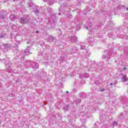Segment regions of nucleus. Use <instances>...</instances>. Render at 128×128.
I'll list each match as a JSON object with an SVG mask.
<instances>
[{
    "instance_id": "1",
    "label": "nucleus",
    "mask_w": 128,
    "mask_h": 128,
    "mask_svg": "<svg viewBox=\"0 0 128 128\" xmlns=\"http://www.w3.org/2000/svg\"><path fill=\"white\" fill-rule=\"evenodd\" d=\"M28 6L30 10H33L35 14H36V16H38V14L39 12H38V7L36 6V5L34 4V2L30 1L28 2Z\"/></svg>"
},
{
    "instance_id": "2",
    "label": "nucleus",
    "mask_w": 128,
    "mask_h": 128,
    "mask_svg": "<svg viewBox=\"0 0 128 128\" xmlns=\"http://www.w3.org/2000/svg\"><path fill=\"white\" fill-rule=\"evenodd\" d=\"M114 52V50H110L108 52V56L103 55L102 58L103 60H106V58H107V60H108L110 58V56H112V52Z\"/></svg>"
},
{
    "instance_id": "3",
    "label": "nucleus",
    "mask_w": 128,
    "mask_h": 128,
    "mask_svg": "<svg viewBox=\"0 0 128 128\" xmlns=\"http://www.w3.org/2000/svg\"><path fill=\"white\" fill-rule=\"evenodd\" d=\"M20 22L22 24H28V19H27L26 17H22L20 20Z\"/></svg>"
},
{
    "instance_id": "4",
    "label": "nucleus",
    "mask_w": 128,
    "mask_h": 128,
    "mask_svg": "<svg viewBox=\"0 0 128 128\" xmlns=\"http://www.w3.org/2000/svg\"><path fill=\"white\" fill-rule=\"evenodd\" d=\"M45 2H46L48 6H52L54 4V0H43Z\"/></svg>"
},
{
    "instance_id": "5",
    "label": "nucleus",
    "mask_w": 128,
    "mask_h": 128,
    "mask_svg": "<svg viewBox=\"0 0 128 128\" xmlns=\"http://www.w3.org/2000/svg\"><path fill=\"white\" fill-rule=\"evenodd\" d=\"M121 80L122 82H128V77L126 76V75L124 74L123 76H122Z\"/></svg>"
},
{
    "instance_id": "6",
    "label": "nucleus",
    "mask_w": 128,
    "mask_h": 128,
    "mask_svg": "<svg viewBox=\"0 0 128 128\" xmlns=\"http://www.w3.org/2000/svg\"><path fill=\"white\" fill-rule=\"evenodd\" d=\"M48 24H52V28H54L52 27V24H54V20L52 19H48Z\"/></svg>"
},
{
    "instance_id": "7",
    "label": "nucleus",
    "mask_w": 128,
    "mask_h": 128,
    "mask_svg": "<svg viewBox=\"0 0 128 128\" xmlns=\"http://www.w3.org/2000/svg\"><path fill=\"white\" fill-rule=\"evenodd\" d=\"M70 40H72L73 42H76V40H78V38L76 37V36L73 35L70 38Z\"/></svg>"
},
{
    "instance_id": "8",
    "label": "nucleus",
    "mask_w": 128,
    "mask_h": 128,
    "mask_svg": "<svg viewBox=\"0 0 128 128\" xmlns=\"http://www.w3.org/2000/svg\"><path fill=\"white\" fill-rule=\"evenodd\" d=\"M30 47H28V49H26V50H25L24 51V54H30Z\"/></svg>"
},
{
    "instance_id": "9",
    "label": "nucleus",
    "mask_w": 128,
    "mask_h": 128,
    "mask_svg": "<svg viewBox=\"0 0 128 128\" xmlns=\"http://www.w3.org/2000/svg\"><path fill=\"white\" fill-rule=\"evenodd\" d=\"M84 76V78H90V74L88 73H86L84 74H82L81 76Z\"/></svg>"
},
{
    "instance_id": "10",
    "label": "nucleus",
    "mask_w": 128,
    "mask_h": 128,
    "mask_svg": "<svg viewBox=\"0 0 128 128\" xmlns=\"http://www.w3.org/2000/svg\"><path fill=\"white\" fill-rule=\"evenodd\" d=\"M3 46L5 48H10V44H4Z\"/></svg>"
},
{
    "instance_id": "11",
    "label": "nucleus",
    "mask_w": 128,
    "mask_h": 128,
    "mask_svg": "<svg viewBox=\"0 0 128 128\" xmlns=\"http://www.w3.org/2000/svg\"><path fill=\"white\" fill-rule=\"evenodd\" d=\"M16 16H14V14H10V18L11 20H14Z\"/></svg>"
},
{
    "instance_id": "12",
    "label": "nucleus",
    "mask_w": 128,
    "mask_h": 128,
    "mask_svg": "<svg viewBox=\"0 0 128 128\" xmlns=\"http://www.w3.org/2000/svg\"><path fill=\"white\" fill-rule=\"evenodd\" d=\"M118 123L116 122H113V123L112 124V128H114V126H118Z\"/></svg>"
},
{
    "instance_id": "13",
    "label": "nucleus",
    "mask_w": 128,
    "mask_h": 128,
    "mask_svg": "<svg viewBox=\"0 0 128 128\" xmlns=\"http://www.w3.org/2000/svg\"><path fill=\"white\" fill-rule=\"evenodd\" d=\"M52 40H54V37L52 36H50L49 37V38H48V41L49 42H52Z\"/></svg>"
},
{
    "instance_id": "14",
    "label": "nucleus",
    "mask_w": 128,
    "mask_h": 128,
    "mask_svg": "<svg viewBox=\"0 0 128 128\" xmlns=\"http://www.w3.org/2000/svg\"><path fill=\"white\" fill-rule=\"evenodd\" d=\"M6 34H0V38H4V36H6Z\"/></svg>"
},
{
    "instance_id": "15",
    "label": "nucleus",
    "mask_w": 128,
    "mask_h": 128,
    "mask_svg": "<svg viewBox=\"0 0 128 128\" xmlns=\"http://www.w3.org/2000/svg\"><path fill=\"white\" fill-rule=\"evenodd\" d=\"M80 50H86V46L84 45L80 46Z\"/></svg>"
},
{
    "instance_id": "16",
    "label": "nucleus",
    "mask_w": 128,
    "mask_h": 128,
    "mask_svg": "<svg viewBox=\"0 0 128 128\" xmlns=\"http://www.w3.org/2000/svg\"><path fill=\"white\" fill-rule=\"evenodd\" d=\"M34 68H38V64L36 63L34 66Z\"/></svg>"
},
{
    "instance_id": "17",
    "label": "nucleus",
    "mask_w": 128,
    "mask_h": 128,
    "mask_svg": "<svg viewBox=\"0 0 128 128\" xmlns=\"http://www.w3.org/2000/svg\"><path fill=\"white\" fill-rule=\"evenodd\" d=\"M81 100L80 98H78L76 100V104H80V102Z\"/></svg>"
},
{
    "instance_id": "18",
    "label": "nucleus",
    "mask_w": 128,
    "mask_h": 128,
    "mask_svg": "<svg viewBox=\"0 0 128 128\" xmlns=\"http://www.w3.org/2000/svg\"><path fill=\"white\" fill-rule=\"evenodd\" d=\"M73 52H76V50H78V49H76V50H74V48L72 50Z\"/></svg>"
},
{
    "instance_id": "19",
    "label": "nucleus",
    "mask_w": 128,
    "mask_h": 128,
    "mask_svg": "<svg viewBox=\"0 0 128 128\" xmlns=\"http://www.w3.org/2000/svg\"><path fill=\"white\" fill-rule=\"evenodd\" d=\"M80 128H86V126L82 125Z\"/></svg>"
},
{
    "instance_id": "20",
    "label": "nucleus",
    "mask_w": 128,
    "mask_h": 128,
    "mask_svg": "<svg viewBox=\"0 0 128 128\" xmlns=\"http://www.w3.org/2000/svg\"><path fill=\"white\" fill-rule=\"evenodd\" d=\"M65 108V110H68V106H67V107L66 108Z\"/></svg>"
},
{
    "instance_id": "21",
    "label": "nucleus",
    "mask_w": 128,
    "mask_h": 128,
    "mask_svg": "<svg viewBox=\"0 0 128 128\" xmlns=\"http://www.w3.org/2000/svg\"><path fill=\"white\" fill-rule=\"evenodd\" d=\"M86 30H88V28L87 27V26H86Z\"/></svg>"
},
{
    "instance_id": "22",
    "label": "nucleus",
    "mask_w": 128,
    "mask_h": 128,
    "mask_svg": "<svg viewBox=\"0 0 128 128\" xmlns=\"http://www.w3.org/2000/svg\"><path fill=\"white\" fill-rule=\"evenodd\" d=\"M36 34H38V30L36 31Z\"/></svg>"
},
{
    "instance_id": "23",
    "label": "nucleus",
    "mask_w": 128,
    "mask_h": 128,
    "mask_svg": "<svg viewBox=\"0 0 128 128\" xmlns=\"http://www.w3.org/2000/svg\"><path fill=\"white\" fill-rule=\"evenodd\" d=\"M95 84H98V82H95Z\"/></svg>"
},
{
    "instance_id": "24",
    "label": "nucleus",
    "mask_w": 128,
    "mask_h": 128,
    "mask_svg": "<svg viewBox=\"0 0 128 128\" xmlns=\"http://www.w3.org/2000/svg\"><path fill=\"white\" fill-rule=\"evenodd\" d=\"M114 84L112 83H110V86H112Z\"/></svg>"
},
{
    "instance_id": "25",
    "label": "nucleus",
    "mask_w": 128,
    "mask_h": 128,
    "mask_svg": "<svg viewBox=\"0 0 128 128\" xmlns=\"http://www.w3.org/2000/svg\"><path fill=\"white\" fill-rule=\"evenodd\" d=\"M126 10H128V8H126Z\"/></svg>"
},
{
    "instance_id": "26",
    "label": "nucleus",
    "mask_w": 128,
    "mask_h": 128,
    "mask_svg": "<svg viewBox=\"0 0 128 128\" xmlns=\"http://www.w3.org/2000/svg\"><path fill=\"white\" fill-rule=\"evenodd\" d=\"M60 34H62V31H60Z\"/></svg>"
},
{
    "instance_id": "27",
    "label": "nucleus",
    "mask_w": 128,
    "mask_h": 128,
    "mask_svg": "<svg viewBox=\"0 0 128 128\" xmlns=\"http://www.w3.org/2000/svg\"><path fill=\"white\" fill-rule=\"evenodd\" d=\"M124 70H126V68H124Z\"/></svg>"
},
{
    "instance_id": "28",
    "label": "nucleus",
    "mask_w": 128,
    "mask_h": 128,
    "mask_svg": "<svg viewBox=\"0 0 128 128\" xmlns=\"http://www.w3.org/2000/svg\"><path fill=\"white\" fill-rule=\"evenodd\" d=\"M2 124V120H0V124Z\"/></svg>"
},
{
    "instance_id": "29",
    "label": "nucleus",
    "mask_w": 128,
    "mask_h": 128,
    "mask_svg": "<svg viewBox=\"0 0 128 128\" xmlns=\"http://www.w3.org/2000/svg\"><path fill=\"white\" fill-rule=\"evenodd\" d=\"M66 92L67 94H68V91H67V92Z\"/></svg>"
},
{
    "instance_id": "30",
    "label": "nucleus",
    "mask_w": 128,
    "mask_h": 128,
    "mask_svg": "<svg viewBox=\"0 0 128 128\" xmlns=\"http://www.w3.org/2000/svg\"><path fill=\"white\" fill-rule=\"evenodd\" d=\"M60 13H59V14H58V16H60Z\"/></svg>"
},
{
    "instance_id": "31",
    "label": "nucleus",
    "mask_w": 128,
    "mask_h": 128,
    "mask_svg": "<svg viewBox=\"0 0 128 128\" xmlns=\"http://www.w3.org/2000/svg\"><path fill=\"white\" fill-rule=\"evenodd\" d=\"M16 0H14V2H16Z\"/></svg>"
},
{
    "instance_id": "32",
    "label": "nucleus",
    "mask_w": 128,
    "mask_h": 128,
    "mask_svg": "<svg viewBox=\"0 0 128 128\" xmlns=\"http://www.w3.org/2000/svg\"><path fill=\"white\" fill-rule=\"evenodd\" d=\"M104 90H102L101 91H102V92H104Z\"/></svg>"
},
{
    "instance_id": "33",
    "label": "nucleus",
    "mask_w": 128,
    "mask_h": 128,
    "mask_svg": "<svg viewBox=\"0 0 128 128\" xmlns=\"http://www.w3.org/2000/svg\"><path fill=\"white\" fill-rule=\"evenodd\" d=\"M0 18H3V17H2V16H1V17Z\"/></svg>"
}]
</instances>
